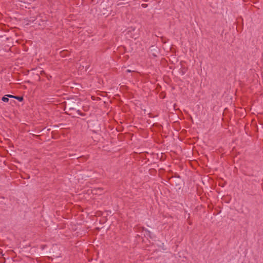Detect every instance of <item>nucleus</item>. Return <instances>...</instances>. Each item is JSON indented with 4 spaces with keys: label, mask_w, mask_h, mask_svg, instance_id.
Here are the masks:
<instances>
[{
    "label": "nucleus",
    "mask_w": 263,
    "mask_h": 263,
    "mask_svg": "<svg viewBox=\"0 0 263 263\" xmlns=\"http://www.w3.org/2000/svg\"><path fill=\"white\" fill-rule=\"evenodd\" d=\"M143 232H144V235L146 237H149L152 239H154L156 238L155 235L146 229H143Z\"/></svg>",
    "instance_id": "1"
},
{
    "label": "nucleus",
    "mask_w": 263,
    "mask_h": 263,
    "mask_svg": "<svg viewBox=\"0 0 263 263\" xmlns=\"http://www.w3.org/2000/svg\"><path fill=\"white\" fill-rule=\"evenodd\" d=\"M2 100L5 102H8L9 100L8 97L5 96L2 98Z\"/></svg>",
    "instance_id": "2"
},
{
    "label": "nucleus",
    "mask_w": 263,
    "mask_h": 263,
    "mask_svg": "<svg viewBox=\"0 0 263 263\" xmlns=\"http://www.w3.org/2000/svg\"><path fill=\"white\" fill-rule=\"evenodd\" d=\"M15 99H17L19 101H22L23 100V97L20 96H15Z\"/></svg>",
    "instance_id": "3"
},
{
    "label": "nucleus",
    "mask_w": 263,
    "mask_h": 263,
    "mask_svg": "<svg viewBox=\"0 0 263 263\" xmlns=\"http://www.w3.org/2000/svg\"><path fill=\"white\" fill-rule=\"evenodd\" d=\"M6 96L8 97V98H15V97L14 96H13V95H6Z\"/></svg>",
    "instance_id": "4"
},
{
    "label": "nucleus",
    "mask_w": 263,
    "mask_h": 263,
    "mask_svg": "<svg viewBox=\"0 0 263 263\" xmlns=\"http://www.w3.org/2000/svg\"><path fill=\"white\" fill-rule=\"evenodd\" d=\"M66 51H63L61 52V55L62 57H64L65 55V53L66 52Z\"/></svg>",
    "instance_id": "5"
},
{
    "label": "nucleus",
    "mask_w": 263,
    "mask_h": 263,
    "mask_svg": "<svg viewBox=\"0 0 263 263\" xmlns=\"http://www.w3.org/2000/svg\"><path fill=\"white\" fill-rule=\"evenodd\" d=\"M121 136H122V135H120V134H118V137H117V138H118V139L119 140H120V139H121Z\"/></svg>",
    "instance_id": "6"
},
{
    "label": "nucleus",
    "mask_w": 263,
    "mask_h": 263,
    "mask_svg": "<svg viewBox=\"0 0 263 263\" xmlns=\"http://www.w3.org/2000/svg\"><path fill=\"white\" fill-rule=\"evenodd\" d=\"M142 6L143 8H145V7H146V5H145V4H143L142 5Z\"/></svg>",
    "instance_id": "7"
},
{
    "label": "nucleus",
    "mask_w": 263,
    "mask_h": 263,
    "mask_svg": "<svg viewBox=\"0 0 263 263\" xmlns=\"http://www.w3.org/2000/svg\"><path fill=\"white\" fill-rule=\"evenodd\" d=\"M116 131H117V132L120 131V130H119V129H118L117 128V127H116Z\"/></svg>",
    "instance_id": "8"
}]
</instances>
